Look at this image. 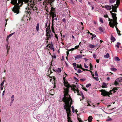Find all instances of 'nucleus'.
Wrapping results in <instances>:
<instances>
[{"instance_id": "obj_18", "label": "nucleus", "mask_w": 122, "mask_h": 122, "mask_svg": "<svg viewBox=\"0 0 122 122\" xmlns=\"http://www.w3.org/2000/svg\"><path fill=\"white\" fill-rule=\"evenodd\" d=\"M93 118L92 117L90 116L88 118V120L89 122H91L92 120V119Z\"/></svg>"}, {"instance_id": "obj_53", "label": "nucleus", "mask_w": 122, "mask_h": 122, "mask_svg": "<svg viewBox=\"0 0 122 122\" xmlns=\"http://www.w3.org/2000/svg\"><path fill=\"white\" fill-rule=\"evenodd\" d=\"M55 37L57 39V41H58V37L57 36V35L56 34H55Z\"/></svg>"}, {"instance_id": "obj_3", "label": "nucleus", "mask_w": 122, "mask_h": 122, "mask_svg": "<svg viewBox=\"0 0 122 122\" xmlns=\"http://www.w3.org/2000/svg\"><path fill=\"white\" fill-rule=\"evenodd\" d=\"M99 91L102 92L101 95H102L104 97L107 96L108 95L111 94L110 91L109 92H107L105 90L102 89L100 90Z\"/></svg>"}, {"instance_id": "obj_59", "label": "nucleus", "mask_w": 122, "mask_h": 122, "mask_svg": "<svg viewBox=\"0 0 122 122\" xmlns=\"http://www.w3.org/2000/svg\"><path fill=\"white\" fill-rule=\"evenodd\" d=\"M72 112L74 113V108L73 106L72 107Z\"/></svg>"}, {"instance_id": "obj_4", "label": "nucleus", "mask_w": 122, "mask_h": 122, "mask_svg": "<svg viewBox=\"0 0 122 122\" xmlns=\"http://www.w3.org/2000/svg\"><path fill=\"white\" fill-rule=\"evenodd\" d=\"M118 23L117 22V20H113V22H109V24L111 27L114 28V26L117 25Z\"/></svg>"}, {"instance_id": "obj_33", "label": "nucleus", "mask_w": 122, "mask_h": 122, "mask_svg": "<svg viewBox=\"0 0 122 122\" xmlns=\"http://www.w3.org/2000/svg\"><path fill=\"white\" fill-rule=\"evenodd\" d=\"M116 0H109V2L111 3H112L115 2Z\"/></svg>"}, {"instance_id": "obj_54", "label": "nucleus", "mask_w": 122, "mask_h": 122, "mask_svg": "<svg viewBox=\"0 0 122 122\" xmlns=\"http://www.w3.org/2000/svg\"><path fill=\"white\" fill-rule=\"evenodd\" d=\"M82 89H83V90H84L85 91L87 92L88 91L86 89V88L85 87H82Z\"/></svg>"}, {"instance_id": "obj_31", "label": "nucleus", "mask_w": 122, "mask_h": 122, "mask_svg": "<svg viewBox=\"0 0 122 122\" xmlns=\"http://www.w3.org/2000/svg\"><path fill=\"white\" fill-rule=\"evenodd\" d=\"M51 30L52 32L55 34V32L54 31V25H52L51 27Z\"/></svg>"}, {"instance_id": "obj_24", "label": "nucleus", "mask_w": 122, "mask_h": 122, "mask_svg": "<svg viewBox=\"0 0 122 122\" xmlns=\"http://www.w3.org/2000/svg\"><path fill=\"white\" fill-rule=\"evenodd\" d=\"M111 41L113 42H114L116 40L115 39L113 36L112 35H111Z\"/></svg>"}, {"instance_id": "obj_61", "label": "nucleus", "mask_w": 122, "mask_h": 122, "mask_svg": "<svg viewBox=\"0 0 122 122\" xmlns=\"http://www.w3.org/2000/svg\"><path fill=\"white\" fill-rule=\"evenodd\" d=\"M62 21L63 22H64L65 23H66V20L65 19V18L63 19L62 20Z\"/></svg>"}, {"instance_id": "obj_8", "label": "nucleus", "mask_w": 122, "mask_h": 122, "mask_svg": "<svg viewBox=\"0 0 122 122\" xmlns=\"http://www.w3.org/2000/svg\"><path fill=\"white\" fill-rule=\"evenodd\" d=\"M64 85L66 87V88L69 89L70 87H71V88L72 87H71L70 84L68 83V82L67 81L66 82V81H64Z\"/></svg>"}, {"instance_id": "obj_7", "label": "nucleus", "mask_w": 122, "mask_h": 122, "mask_svg": "<svg viewBox=\"0 0 122 122\" xmlns=\"http://www.w3.org/2000/svg\"><path fill=\"white\" fill-rule=\"evenodd\" d=\"M75 88H76V85H74L73 86V87H71V89L73 90V91H74L75 93H76V91L77 92V95H78L80 96L81 94L80 93L79 91Z\"/></svg>"}, {"instance_id": "obj_34", "label": "nucleus", "mask_w": 122, "mask_h": 122, "mask_svg": "<svg viewBox=\"0 0 122 122\" xmlns=\"http://www.w3.org/2000/svg\"><path fill=\"white\" fill-rule=\"evenodd\" d=\"M115 60L116 61H118L120 60L119 58L117 57H116L115 58Z\"/></svg>"}, {"instance_id": "obj_51", "label": "nucleus", "mask_w": 122, "mask_h": 122, "mask_svg": "<svg viewBox=\"0 0 122 122\" xmlns=\"http://www.w3.org/2000/svg\"><path fill=\"white\" fill-rule=\"evenodd\" d=\"M95 76H98V73L97 71H96L95 73Z\"/></svg>"}, {"instance_id": "obj_25", "label": "nucleus", "mask_w": 122, "mask_h": 122, "mask_svg": "<svg viewBox=\"0 0 122 122\" xmlns=\"http://www.w3.org/2000/svg\"><path fill=\"white\" fill-rule=\"evenodd\" d=\"M98 29L99 30L103 32L104 31V29L102 27H99Z\"/></svg>"}, {"instance_id": "obj_2", "label": "nucleus", "mask_w": 122, "mask_h": 122, "mask_svg": "<svg viewBox=\"0 0 122 122\" xmlns=\"http://www.w3.org/2000/svg\"><path fill=\"white\" fill-rule=\"evenodd\" d=\"M71 105H66L65 104H63V107L64 109L66 112L67 121L68 122H72V121L71 120V118L70 116H71Z\"/></svg>"}, {"instance_id": "obj_52", "label": "nucleus", "mask_w": 122, "mask_h": 122, "mask_svg": "<svg viewBox=\"0 0 122 122\" xmlns=\"http://www.w3.org/2000/svg\"><path fill=\"white\" fill-rule=\"evenodd\" d=\"M82 72V71H81V70L79 69H78L77 70V72L78 73H80Z\"/></svg>"}, {"instance_id": "obj_26", "label": "nucleus", "mask_w": 122, "mask_h": 122, "mask_svg": "<svg viewBox=\"0 0 122 122\" xmlns=\"http://www.w3.org/2000/svg\"><path fill=\"white\" fill-rule=\"evenodd\" d=\"M39 24L38 23L36 27V29L37 31H38L39 30Z\"/></svg>"}, {"instance_id": "obj_21", "label": "nucleus", "mask_w": 122, "mask_h": 122, "mask_svg": "<svg viewBox=\"0 0 122 122\" xmlns=\"http://www.w3.org/2000/svg\"><path fill=\"white\" fill-rule=\"evenodd\" d=\"M107 84L105 83H103L102 86V87L103 88H106L107 87Z\"/></svg>"}, {"instance_id": "obj_46", "label": "nucleus", "mask_w": 122, "mask_h": 122, "mask_svg": "<svg viewBox=\"0 0 122 122\" xmlns=\"http://www.w3.org/2000/svg\"><path fill=\"white\" fill-rule=\"evenodd\" d=\"M53 81L54 82L56 83V79L54 76H53Z\"/></svg>"}, {"instance_id": "obj_60", "label": "nucleus", "mask_w": 122, "mask_h": 122, "mask_svg": "<svg viewBox=\"0 0 122 122\" xmlns=\"http://www.w3.org/2000/svg\"><path fill=\"white\" fill-rule=\"evenodd\" d=\"M90 72L91 73L92 76H94V73L92 72V71H90Z\"/></svg>"}, {"instance_id": "obj_27", "label": "nucleus", "mask_w": 122, "mask_h": 122, "mask_svg": "<svg viewBox=\"0 0 122 122\" xmlns=\"http://www.w3.org/2000/svg\"><path fill=\"white\" fill-rule=\"evenodd\" d=\"M76 66L78 68H80L81 69H82V66L81 64H80L79 65L78 64H76Z\"/></svg>"}, {"instance_id": "obj_64", "label": "nucleus", "mask_w": 122, "mask_h": 122, "mask_svg": "<svg viewBox=\"0 0 122 122\" xmlns=\"http://www.w3.org/2000/svg\"><path fill=\"white\" fill-rule=\"evenodd\" d=\"M93 56L94 59H95L96 58V55L95 54H93Z\"/></svg>"}, {"instance_id": "obj_48", "label": "nucleus", "mask_w": 122, "mask_h": 122, "mask_svg": "<svg viewBox=\"0 0 122 122\" xmlns=\"http://www.w3.org/2000/svg\"><path fill=\"white\" fill-rule=\"evenodd\" d=\"M69 51H66V54L67 56V57H66V59L67 60V56H68V55L69 54Z\"/></svg>"}, {"instance_id": "obj_1", "label": "nucleus", "mask_w": 122, "mask_h": 122, "mask_svg": "<svg viewBox=\"0 0 122 122\" xmlns=\"http://www.w3.org/2000/svg\"><path fill=\"white\" fill-rule=\"evenodd\" d=\"M64 97L61 100V101H63L66 105L72 104V100L71 97L70 95L68 93L69 91V89L67 88H64Z\"/></svg>"}, {"instance_id": "obj_6", "label": "nucleus", "mask_w": 122, "mask_h": 122, "mask_svg": "<svg viewBox=\"0 0 122 122\" xmlns=\"http://www.w3.org/2000/svg\"><path fill=\"white\" fill-rule=\"evenodd\" d=\"M20 9L19 6L18 5L15 6L14 8H13L12 9V10L14 13H16V14H18L19 12V9Z\"/></svg>"}, {"instance_id": "obj_22", "label": "nucleus", "mask_w": 122, "mask_h": 122, "mask_svg": "<svg viewBox=\"0 0 122 122\" xmlns=\"http://www.w3.org/2000/svg\"><path fill=\"white\" fill-rule=\"evenodd\" d=\"M10 46H9L8 45H7L6 47V48L7 50V54H8V52L9 51V50L10 49Z\"/></svg>"}, {"instance_id": "obj_44", "label": "nucleus", "mask_w": 122, "mask_h": 122, "mask_svg": "<svg viewBox=\"0 0 122 122\" xmlns=\"http://www.w3.org/2000/svg\"><path fill=\"white\" fill-rule=\"evenodd\" d=\"M49 47H50V49L52 50L53 48V45L52 44L51 45V46H49Z\"/></svg>"}, {"instance_id": "obj_47", "label": "nucleus", "mask_w": 122, "mask_h": 122, "mask_svg": "<svg viewBox=\"0 0 122 122\" xmlns=\"http://www.w3.org/2000/svg\"><path fill=\"white\" fill-rule=\"evenodd\" d=\"M15 33V32L12 33L10 34L9 36H8L10 37L12 35H13Z\"/></svg>"}, {"instance_id": "obj_13", "label": "nucleus", "mask_w": 122, "mask_h": 122, "mask_svg": "<svg viewBox=\"0 0 122 122\" xmlns=\"http://www.w3.org/2000/svg\"><path fill=\"white\" fill-rule=\"evenodd\" d=\"M117 14L114 13V14L112 15V17L113 19V20L114 21L115 20H117V17H116Z\"/></svg>"}, {"instance_id": "obj_15", "label": "nucleus", "mask_w": 122, "mask_h": 122, "mask_svg": "<svg viewBox=\"0 0 122 122\" xmlns=\"http://www.w3.org/2000/svg\"><path fill=\"white\" fill-rule=\"evenodd\" d=\"M49 93L51 95H53L54 94V90L53 89H51L49 92Z\"/></svg>"}, {"instance_id": "obj_63", "label": "nucleus", "mask_w": 122, "mask_h": 122, "mask_svg": "<svg viewBox=\"0 0 122 122\" xmlns=\"http://www.w3.org/2000/svg\"><path fill=\"white\" fill-rule=\"evenodd\" d=\"M108 20L110 21V22H111L112 21H113L112 19H111L110 18L108 19Z\"/></svg>"}, {"instance_id": "obj_30", "label": "nucleus", "mask_w": 122, "mask_h": 122, "mask_svg": "<svg viewBox=\"0 0 122 122\" xmlns=\"http://www.w3.org/2000/svg\"><path fill=\"white\" fill-rule=\"evenodd\" d=\"M109 56V54L108 53H107L106 55H105L104 56V57L108 58Z\"/></svg>"}, {"instance_id": "obj_58", "label": "nucleus", "mask_w": 122, "mask_h": 122, "mask_svg": "<svg viewBox=\"0 0 122 122\" xmlns=\"http://www.w3.org/2000/svg\"><path fill=\"white\" fill-rule=\"evenodd\" d=\"M9 38V36H7L6 39V41L8 43V40Z\"/></svg>"}, {"instance_id": "obj_55", "label": "nucleus", "mask_w": 122, "mask_h": 122, "mask_svg": "<svg viewBox=\"0 0 122 122\" xmlns=\"http://www.w3.org/2000/svg\"><path fill=\"white\" fill-rule=\"evenodd\" d=\"M117 34L119 35L120 36L121 35V34H120V31L119 30L118 31H117Z\"/></svg>"}, {"instance_id": "obj_28", "label": "nucleus", "mask_w": 122, "mask_h": 122, "mask_svg": "<svg viewBox=\"0 0 122 122\" xmlns=\"http://www.w3.org/2000/svg\"><path fill=\"white\" fill-rule=\"evenodd\" d=\"M82 57V56L81 55H77L75 57V58L76 59L79 58H80Z\"/></svg>"}, {"instance_id": "obj_41", "label": "nucleus", "mask_w": 122, "mask_h": 122, "mask_svg": "<svg viewBox=\"0 0 122 122\" xmlns=\"http://www.w3.org/2000/svg\"><path fill=\"white\" fill-rule=\"evenodd\" d=\"M96 36L95 35H93L92 36V37L91 39H93V38H94Z\"/></svg>"}, {"instance_id": "obj_50", "label": "nucleus", "mask_w": 122, "mask_h": 122, "mask_svg": "<svg viewBox=\"0 0 122 122\" xmlns=\"http://www.w3.org/2000/svg\"><path fill=\"white\" fill-rule=\"evenodd\" d=\"M93 78L95 79L97 81H98L99 80V79L98 77H95L94 76L93 77Z\"/></svg>"}, {"instance_id": "obj_12", "label": "nucleus", "mask_w": 122, "mask_h": 122, "mask_svg": "<svg viewBox=\"0 0 122 122\" xmlns=\"http://www.w3.org/2000/svg\"><path fill=\"white\" fill-rule=\"evenodd\" d=\"M102 7L104 8V6H103V7ZM104 7L107 10H110L112 9L111 6L109 5H105V6Z\"/></svg>"}, {"instance_id": "obj_11", "label": "nucleus", "mask_w": 122, "mask_h": 122, "mask_svg": "<svg viewBox=\"0 0 122 122\" xmlns=\"http://www.w3.org/2000/svg\"><path fill=\"white\" fill-rule=\"evenodd\" d=\"M117 90V87H114L112 90H111L110 91L111 94H112V92H113L112 93H114L116 92Z\"/></svg>"}, {"instance_id": "obj_57", "label": "nucleus", "mask_w": 122, "mask_h": 122, "mask_svg": "<svg viewBox=\"0 0 122 122\" xmlns=\"http://www.w3.org/2000/svg\"><path fill=\"white\" fill-rule=\"evenodd\" d=\"M0 90H2L3 89V87H4V86H2V85H0Z\"/></svg>"}, {"instance_id": "obj_45", "label": "nucleus", "mask_w": 122, "mask_h": 122, "mask_svg": "<svg viewBox=\"0 0 122 122\" xmlns=\"http://www.w3.org/2000/svg\"><path fill=\"white\" fill-rule=\"evenodd\" d=\"M5 81V80H3V81L0 84V85L3 86V85L4 84V83Z\"/></svg>"}, {"instance_id": "obj_9", "label": "nucleus", "mask_w": 122, "mask_h": 122, "mask_svg": "<svg viewBox=\"0 0 122 122\" xmlns=\"http://www.w3.org/2000/svg\"><path fill=\"white\" fill-rule=\"evenodd\" d=\"M112 11L114 12H117V9L118 6L117 5L116 6V4H115V5L114 6L112 5Z\"/></svg>"}, {"instance_id": "obj_20", "label": "nucleus", "mask_w": 122, "mask_h": 122, "mask_svg": "<svg viewBox=\"0 0 122 122\" xmlns=\"http://www.w3.org/2000/svg\"><path fill=\"white\" fill-rule=\"evenodd\" d=\"M116 81L118 82H121L122 81V77H119L116 79Z\"/></svg>"}, {"instance_id": "obj_16", "label": "nucleus", "mask_w": 122, "mask_h": 122, "mask_svg": "<svg viewBox=\"0 0 122 122\" xmlns=\"http://www.w3.org/2000/svg\"><path fill=\"white\" fill-rule=\"evenodd\" d=\"M73 66L75 69L76 70H77V69L78 68L77 67V66H76V63L75 62L73 64Z\"/></svg>"}, {"instance_id": "obj_36", "label": "nucleus", "mask_w": 122, "mask_h": 122, "mask_svg": "<svg viewBox=\"0 0 122 122\" xmlns=\"http://www.w3.org/2000/svg\"><path fill=\"white\" fill-rule=\"evenodd\" d=\"M114 84L116 86H117L119 84V83L118 82V81H116V80L115 81Z\"/></svg>"}, {"instance_id": "obj_32", "label": "nucleus", "mask_w": 122, "mask_h": 122, "mask_svg": "<svg viewBox=\"0 0 122 122\" xmlns=\"http://www.w3.org/2000/svg\"><path fill=\"white\" fill-rule=\"evenodd\" d=\"M120 0H117L116 3V4L118 6L120 3Z\"/></svg>"}, {"instance_id": "obj_38", "label": "nucleus", "mask_w": 122, "mask_h": 122, "mask_svg": "<svg viewBox=\"0 0 122 122\" xmlns=\"http://www.w3.org/2000/svg\"><path fill=\"white\" fill-rule=\"evenodd\" d=\"M14 96L13 95H12L11 97V100H12V102H13L14 100Z\"/></svg>"}, {"instance_id": "obj_40", "label": "nucleus", "mask_w": 122, "mask_h": 122, "mask_svg": "<svg viewBox=\"0 0 122 122\" xmlns=\"http://www.w3.org/2000/svg\"><path fill=\"white\" fill-rule=\"evenodd\" d=\"M95 46L94 45L91 44L90 45V47L91 48H92L94 47Z\"/></svg>"}, {"instance_id": "obj_42", "label": "nucleus", "mask_w": 122, "mask_h": 122, "mask_svg": "<svg viewBox=\"0 0 122 122\" xmlns=\"http://www.w3.org/2000/svg\"><path fill=\"white\" fill-rule=\"evenodd\" d=\"M79 122H83L82 120L81 119V118L79 117L77 118Z\"/></svg>"}, {"instance_id": "obj_62", "label": "nucleus", "mask_w": 122, "mask_h": 122, "mask_svg": "<svg viewBox=\"0 0 122 122\" xmlns=\"http://www.w3.org/2000/svg\"><path fill=\"white\" fill-rule=\"evenodd\" d=\"M79 47V45L76 46H75L74 48L75 49H77L78 47Z\"/></svg>"}, {"instance_id": "obj_39", "label": "nucleus", "mask_w": 122, "mask_h": 122, "mask_svg": "<svg viewBox=\"0 0 122 122\" xmlns=\"http://www.w3.org/2000/svg\"><path fill=\"white\" fill-rule=\"evenodd\" d=\"M99 20L102 23H103V21L102 18H99Z\"/></svg>"}, {"instance_id": "obj_5", "label": "nucleus", "mask_w": 122, "mask_h": 122, "mask_svg": "<svg viewBox=\"0 0 122 122\" xmlns=\"http://www.w3.org/2000/svg\"><path fill=\"white\" fill-rule=\"evenodd\" d=\"M118 23L117 22V20H113V22H109V24L111 27L114 28V26L117 25Z\"/></svg>"}, {"instance_id": "obj_37", "label": "nucleus", "mask_w": 122, "mask_h": 122, "mask_svg": "<svg viewBox=\"0 0 122 122\" xmlns=\"http://www.w3.org/2000/svg\"><path fill=\"white\" fill-rule=\"evenodd\" d=\"M90 70H93V66L91 63H90Z\"/></svg>"}, {"instance_id": "obj_19", "label": "nucleus", "mask_w": 122, "mask_h": 122, "mask_svg": "<svg viewBox=\"0 0 122 122\" xmlns=\"http://www.w3.org/2000/svg\"><path fill=\"white\" fill-rule=\"evenodd\" d=\"M55 13L51 12L50 13V15L51 16H53L54 17H56V14H55Z\"/></svg>"}, {"instance_id": "obj_35", "label": "nucleus", "mask_w": 122, "mask_h": 122, "mask_svg": "<svg viewBox=\"0 0 122 122\" xmlns=\"http://www.w3.org/2000/svg\"><path fill=\"white\" fill-rule=\"evenodd\" d=\"M110 69L112 71H116L117 70V69L115 68H111Z\"/></svg>"}, {"instance_id": "obj_43", "label": "nucleus", "mask_w": 122, "mask_h": 122, "mask_svg": "<svg viewBox=\"0 0 122 122\" xmlns=\"http://www.w3.org/2000/svg\"><path fill=\"white\" fill-rule=\"evenodd\" d=\"M112 118H108V119H107L106 120V121H112Z\"/></svg>"}, {"instance_id": "obj_10", "label": "nucleus", "mask_w": 122, "mask_h": 122, "mask_svg": "<svg viewBox=\"0 0 122 122\" xmlns=\"http://www.w3.org/2000/svg\"><path fill=\"white\" fill-rule=\"evenodd\" d=\"M46 33V36L48 37L46 39V40H48L49 38H51V35L50 34V33L49 32H47Z\"/></svg>"}, {"instance_id": "obj_56", "label": "nucleus", "mask_w": 122, "mask_h": 122, "mask_svg": "<svg viewBox=\"0 0 122 122\" xmlns=\"http://www.w3.org/2000/svg\"><path fill=\"white\" fill-rule=\"evenodd\" d=\"M54 20H52V25H54V23L55 22Z\"/></svg>"}, {"instance_id": "obj_14", "label": "nucleus", "mask_w": 122, "mask_h": 122, "mask_svg": "<svg viewBox=\"0 0 122 122\" xmlns=\"http://www.w3.org/2000/svg\"><path fill=\"white\" fill-rule=\"evenodd\" d=\"M17 0H11V3L13 5H15V4H17Z\"/></svg>"}, {"instance_id": "obj_23", "label": "nucleus", "mask_w": 122, "mask_h": 122, "mask_svg": "<svg viewBox=\"0 0 122 122\" xmlns=\"http://www.w3.org/2000/svg\"><path fill=\"white\" fill-rule=\"evenodd\" d=\"M56 72L60 73L61 71V69L60 68H58V69L56 70Z\"/></svg>"}, {"instance_id": "obj_29", "label": "nucleus", "mask_w": 122, "mask_h": 122, "mask_svg": "<svg viewBox=\"0 0 122 122\" xmlns=\"http://www.w3.org/2000/svg\"><path fill=\"white\" fill-rule=\"evenodd\" d=\"M49 30V31L50 32H51V30L50 28V24L47 27V30H46V32H47V31Z\"/></svg>"}, {"instance_id": "obj_49", "label": "nucleus", "mask_w": 122, "mask_h": 122, "mask_svg": "<svg viewBox=\"0 0 122 122\" xmlns=\"http://www.w3.org/2000/svg\"><path fill=\"white\" fill-rule=\"evenodd\" d=\"M91 84L90 83H89L87 84L86 85V86L87 87H89L90 86H91Z\"/></svg>"}, {"instance_id": "obj_17", "label": "nucleus", "mask_w": 122, "mask_h": 122, "mask_svg": "<svg viewBox=\"0 0 122 122\" xmlns=\"http://www.w3.org/2000/svg\"><path fill=\"white\" fill-rule=\"evenodd\" d=\"M55 8H53V7H51V10L50 13L51 12L55 13Z\"/></svg>"}]
</instances>
